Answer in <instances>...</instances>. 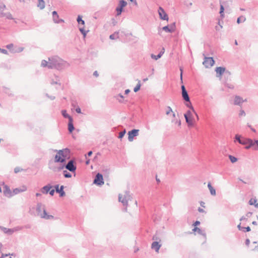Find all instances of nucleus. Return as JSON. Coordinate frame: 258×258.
Returning a JSON list of instances; mask_svg holds the SVG:
<instances>
[{"label": "nucleus", "instance_id": "nucleus-4", "mask_svg": "<svg viewBox=\"0 0 258 258\" xmlns=\"http://www.w3.org/2000/svg\"><path fill=\"white\" fill-rule=\"evenodd\" d=\"M247 141L248 142L247 143V145L245 146V149L248 150L252 148L254 150H258V140H253L249 138V140Z\"/></svg>", "mask_w": 258, "mask_h": 258}, {"label": "nucleus", "instance_id": "nucleus-44", "mask_svg": "<svg viewBox=\"0 0 258 258\" xmlns=\"http://www.w3.org/2000/svg\"><path fill=\"white\" fill-rule=\"evenodd\" d=\"M229 158L231 162V163H234L237 161V158L232 155H229Z\"/></svg>", "mask_w": 258, "mask_h": 258}, {"label": "nucleus", "instance_id": "nucleus-13", "mask_svg": "<svg viewBox=\"0 0 258 258\" xmlns=\"http://www.w3.org/2000/svg\"><path fill=\"white\" fill-rule=\"evenodd\" d=\"M158 14L159 15V17L161 20H168V16L167 13L165 12L164 10L161 7H159L158 9Z\"/></svg>", "mask_w": 258, "mask_h": 258}, {"label": "nucleus", "instance_id": "nucleus-42", "mask_svg": "<svg viewBox=\"0 0 258 258\" xmlns=\"http://www.w3.org/2000/svg\"><path fill=\"white\" fill-rule=\"evenodd\" d=\"M79 31L83 34L84 37H85L86 36L87 33L89 31V30H85L84 27L79 28Z\"/></svg>", "mask_w": 258, "mask_h": 258}, {"label": "nucleus", "instance_id": "nucleus-43", "mask_svg": "<svg viewBox=\"0 0 258 258\" xmlns=\"http://www.w3.org/2000/svg\"><path fill=\"white\" fill-rule=\"evenodd\" d=\"M64 165L65 164H63V165H61L57 168H54L53 169V170L54 171H60L61 170H62L64 168H65Z\"/></svg>", "mask_w": 258, "mask_h": 258}, {"label": "nucleus", "instance_id": "nucleus-54", "mask_svg": "<svg viewBox=\"0 0 258 258\" xmlns=\"http://www.w3.org/2000/svg\"><path fill=\"white\" fill-rule=\"evenodd\" d=\"M170 112H173L172 108L170 106H168L167 108L166 114L168 115Z\"/></svg>", "mask_w": 258, "mask_h": 258}, {"label": "nucleus", "instance_id": "nucleus-61", "mask_svg": "<svg viewBox=\"0 0 258 258\" xmlns=\"http://www.w3.org/2000/svg\"><path fill=\"white\" fill-rule=\"evenodd\" d=\"M24 50L23 47H19L17 51H12V52H21Z\"/></svg>", "mask_w": 258, "mask_h": 258}, {"label": "nucleus", "instance_id": "nucleus-10", "mask_svg": "<svg viewBox=\"0 0 258 258\" xmlns=\"http://www.w3.org/2000/svg\"><path fill=\"white\" fill-rule=\"evenodd\" d=\"M249 138L241 137L240 135L236 134L235 136L234 142H238L240 144L246 146L248 142L247 140H249Z\"/></svg>", "mask_w": 258, "mask_h": 258}, {"label": "nucleus", "instance_id": "nucleus-36", "mask_svg": "<svg viewBox=\"0 0 258 258\" xmlns=\"http://www.w3.org/2000/svg\"><path fill=\"white\" fill-rule=\"evenodd\" d=\"M77 21L79 25L81 24L82 25H84L85 24V21L82 20V17L81 15L78 16Z\"/></svg>", "mask_w": 258, "mask_h": 258}, {"label": "nucleus", "instance_id": "nucleus-17", "mask_svg": "<svg viewBox=\"0 0 258 258\" xmlns=\"http://www.w3.org/2000/svg\"><path fill=\"white\" fill-rule=\"evenodd\" d=\"M161 246V244H159V241H154L151 245V248L155 250L156 252H158Z\"/></svg>", "mask_w": 258, "mask_h": 258}, {"label": "nucleus", "instance_id": "nucleus-62", "mask_svg": "<svg viewBox=\"0 0 258 258\" xmlns=\"http://www.w3.org/2000/svg\"><path fill=\"white\" fill-rule=\"evenodd\" d=\"M51 85H54V84H59V85H60V83H58L57 82V79H56V80L55 81H53L52 80L51 82Z\"/></svg>", "mask_w": 258, "mask_h": 258}, {"label": "nucleus", "instance_id": "nucleus-25", "mask_svg": "<svg viewBox=\"0 0 258 258\" xmlns=\"http://www.w3.org/2000/svg\"><path fill=\"white\" fill-rule=\"evenodd\" d=\"M227 3V2H223L222 3L220 2V8L219 13L220 14V16L222 18H223L224 16V5H225Z\"/></svg>", "mask_w": 258, "mask_h": 258}, {"label": "nucleus", "instance_id": "nucleus-37", "mask_svg": "<svg viewBox=\"0 0 258 258\" xmlns=\"http://www.w3.org/2000/svg\"><path fill=\"white\" fill-rule=\"evenodd\" d=\"M123 8L120 7L119 6H118L115 9V11H116L117 13L116 16H119L120 15H121L122 12L123 11Z\"/></svg>", "mask_w": 258, "mask_h": 258}, {"label": "nucleus", "instance_id": "nucleus-53", "mask_svg": "<svg viewBox=\"0 0 258 258\" xmlns=\"http://www.w3.org/2000/svg\"><path fill=\"white\" fill-rule=\"evenodd\" d=\"M118 97H120V99H119L118 98H117V99L118 100V101L120 103H122L123 102V96L121 94H119L118 95Z\"/></svg>", "mask_w": 258, "mask_h": 258}, {"label": "nucleus", "instance_id": "nucleus-41", "mask_svg": "<svg viewBox=\"0 0 258 258\" xmlns=\"http://www.w3.org/2000/svg\"><path fill=\"white\" fill-rule=\"evenodd\" d=\"M245 20H246L245 17L243 16H241L237 18V23L238 24H240L241 22V21L244 22Z\"/></svg>", "mask_w": 258, "mask_h": 258}, {"label": "nucleus", "instance_id": "nucleus-9", "mask_svg": "<svg viewBox=\"0 0 258 258\" xmlns=\"http://www.w3.org/2000/svg\"><path fill=\"white\" fill-rule=\"evenodd\" d=\"M215 60L212 57H205L204 61L203 62V65L207 68L211 67L214 65Z\"/></svg>", "mask_w": 258, "mask_h": 258}, {"label": "nucleus", "instance_id": "nucleus-34", "mask_svg": "<svg viewBox=\"0 0 258 258\" xmlns=\"http://www.w3.org/2000/svg\"><path fill=\"white\" fill-rule=\"evenodd\" d=\"M45 2L43 0H38L37 7H39L41 10L45 8Z\"/></svg>", "mask_w": 258, "mask_h": 258}, {"label": "nucleus", "instance_id": "nucleus-49", "mask_svg": "<svg viewBox=\"0 0 258 258\" xmlns=\"http://www.w3.org/2000/svg\"><path fill=\"white\" fill-rule=\"evenodd\" d=\"M186 115L187 117H192V115L191 113V111L190 110H188L186 111V112L184 114V116Z\"/></svg>", "mask_w": 258, "mask_h": 258}, {"label": "nucleus", "instance_id": "nucleus-35", "mask_svg": "<svg viewBox=\"0 0 258 258\" xmlns=\"http://www.w3.org/2000/svg\"><path fill=\"white\" fill-rule=\"evenodd\" d=\"M53 20L55 23H60L61 22H63L64 21L61 19H59L58 15L55 16V17H53Z\"/></svg>", "mask_w": 258, "mask_h": 258}, {"label": "nucleus", "instance_id": "nucleus-20", "mask_svg": "<svg viewBox=\"0 0 258 258\" xmlns=\"http://www.w3.org/2000/svg\"><path fill=\"white\" fill-rule=\"evenodd\" d=\"M44 209H45V206L42 203H39L37 204L36 210L38 215L40 216V214H42L41 211L42 210L43 211Z\"/></svg>", "mask_w": 258, "mask_h": 258}, {"label": "nucleus", "instance_id": "nucleus-59", "mask_svg": "<svg viewBox=\"0 0 258 258\" xmlns=\"http://www.w3.org/2000/svg\"><path fill=\"white\" fill-rule=\"evenodd\" d=\"M76 111L78 113H82L81 109L80 107L79 106H77L76 108Z\"/></svg>", "mask_w": 258, "mask_h": 258}, {"label": "nucleus", "instance_id": "nucleus-63", "mask_svg": "<svg viewBox=\"0 0 258 258\" xmlns=\"http://www.w3.org/2000/svg\"><path fill=\"white\" fill-rule=\"evenodd\" d=\"M200 224V222L199 221H196L193 224V225L195 227H197L198 225H199Z\"/></svg>", "mask_w": 258, "mask_h": 258}, {"label": "nucleus", "instance_id": "nucleus-14", "mask_svg": "<svg viewBox=\"0 0 258 258\" xmlns=\"http://www.w3.org/2000/svg\"><path fill=\"white\" fill-rule=\"evenodd\" d=\"M226 69L224 67H217L215 69V72L217 74V77H220L222 76V75L224 74V72L225 71Z\"/></svg>", "mask_w": 258, "mask_h": 258}, {"label": "nucleus", "instance_id": "nucleus-38", "mask_svg": "<svg viewBox=\"0 0 258 258\" xmlns=\"http://www.w3.org/2000/svg\"><path fill=\"white\" fill-rule=\"evenodd\" d=\"M141 86V81L140 80H139L138 83L137 84L136 86L134 89V91L135 92H137L138 91H139L140 90Z\"/></svg>", "mask_w": 258, "mask_h": 258}, {"label": "nucleus", "instance_id": "nucleus-7", "mask_svg": "<svg viewBox=\"0 0 258 258\" xmlns=\"http://www.w3.org/2000/svg\"><path fill=\"white\" fill-rule=\"evenodd\" d=\"M104 183L102 174L100 173H97L93 180V183L99 186H101L104 184Z\"/></svg>", "mask_w": 258, "mask_h": 258}, {"label": "nucleus", "instance_id": "nucleus-15", "mask_svg": "<svg viewBox=\"0 0 258 258\" xmlns=\"http://www.w3.org/2000/svg\"><path fill=\"white\" fill-rule=\"evenodd\" d=\"M246 101L243 100L242 98L239 96L236 95L234 97V104L236 105L241 106L242 102Z\"/></svg>", "mask_w": 258, "mask_h": 258}, {"label": "nucleus", "instance_id": "nucleus-22", "mask_svg": "<svg viewBox=\"0 0 258 258\" xmlns=\"http://www.w3.org/2000/svg\"><path fill=\"white\" fill-rule=\"evenodd\" d=\"M184 118H185L186 122L187 123V124L189 127L192 126L194 125L193 121H194V118L193 116H192V117L189 116V117H187L186 115H184Z\"/></svg>", "mask_w": 258, "mask_h": 258}, {"label": "nucleus", "instance_id": "nucleus-58", "mask_svg": "<svg viewBox=\"0 0 258 258\" xmlns=\"http://www.w3.org/2000/svg\"><path fill=\"white\" fill-rule=\"evenodd\" d=\"M55 190L54 189H50L48 193L50 194V196H53L54 194V192H55Z\"/></svg>", "mask_w": 258, "mask_h": 258}, {"label": "nucleus", "instance_id": "nucleus-39", "mask_svg": "<svg viewBox=\"0 0 258 258\" xmlns=\"http://www.w3.org/2000/svg\"><path fill=\"white\" fill-rule=\"evenodd\" d=\"M127 5V2L124 0H120L119 2L118 6L123 8Z\"/></svg>", "mask_w": 258, "mask_h": 258}, {"label": "nucleus", "instance_id": "nucleus-50", "mask_svg": "<svg viewBox=\"0 0 258 258\" xmlns=\"http://www.w3.org/2000/svg\"><path fill=\"white\" fill-rule=\"evenodd\" d=\"M6 6L4 4H0V13L3 12L6 9Z\"/></svg>", "mask_w": 258, "mask_h": 258}, {"label": "nucleus", "instance_id": "nucleus-46", "mask_svg": "<svg viewBox=\"0 0 258 258\" xmlns=\"http://www.w3.org/2000/svg\"><path fill=\"white\" fill-rule=\"evenodd\" d=\"M125 133H126L125 130H124L120 132L119 133L118 138L120 139H122L124 137Z\"/></svg>", "mask_w": 258, "mask_h": 258}, {"label": "nucleus", "instance_id": "nucleus-57", "mask_svg": "<svg viewBox=\"0 0 258 258\" xmlns=\"http://www.w3.org/2000/svg\"><path fill=\"white\" fill-rule=\"evenodd\" d=\"M0 52L5 54H8V52L6 49L0 48Z\"/></svg>", "mask_w": 258, "mask_h": 258}, {"label": "nucleus", "instance_id": "nucleus-19", "mask_svg": "<svg viewBox=\"0 0 258 258\" xmlns=\"http://www.w3.org/2000/svg\"><path fill=\"white\" fill-rule=\"evenodd\" d=\"M52 188V186L50 184H47V185L42 187L41 189V191L43 194H47L50 189Z\"/></svg>", "mask_w": 258, "mask_h": 258}, {"label": "nucleus", "instance_id": "nucleus-23", "mask_svg": "<svg viewBox=\"0 0 258 258\" xmlns=\"http://www.w3.org/2000/svg\"><path fill=\"white\" fill-rule=\"evenodd\" d=\"M75 130V127L73 124V118H71L69 120L68 123V131L70 133H72Z\"/></svg>", "mask_w": 258, "mask_h": 258}, {"label": "nucleus", "instance_id": "nucleus-3", "mask_svg": "<svg viewBox=\"0 0 258 258\" xmlns=\"http://www.w3.org/2000/svg\"><path fill=\"white\" fill-rule=\"evenodd\" d=\"M176 28L175 23H172L169 25L164 26L162 28H158V34L161 35L162 31H164L167 33H172L175 31Z\"/></svg>", "mask_w": 258, "mask_h": 258}, {"label": "nucleus", "instance_id": "nucleus-47", "mask_svg": "<svg viewBox=\"0 0 258 258\" xmlns=\"http://www.w3.org/2000/svg\"><path fill=\"white\" fill-rule=\"evenodd\" d=\"M5 17L7 19H9V20H13V18L12 17V14L10 13H9V12L6 13Z\"/></svg>", "mask_w": 258, "mask_h": 258}, {"label": "nucleus", "instance_id": "nucleus-6", "mask_svg": "<svg viewBox=\"0 0 258 258\" xmlns=\"http://www.w3.org/2000/svg\"><path fill=\"white\" fill-rule=\"evenodd\" d=\"M54 151L57 152L58 154H59L62 158L66 159V160L70 158V150L68 148L59 150H55Z\"/></svg>", "mask_w": 258, "mask_h": 258}, {"label": "nucleus", "instance_id": "nucleus-21", "mask_svg": "<svg viewBox=\"0 0 258 258\" xmlns=\"http://www.w3.org/2000/svg\"><path fill=\"white\" fill-rule=\"evenodd\" d=\"M40 216L41 217V218L47 220L53 219L54 218V217L52 215L47 214L45 209H44L43 212L42 213V214L40 215Z\"/></svg>", "mask_w": 258, "mask_h": 258}, {"label": "nucleus", "instance_id": "nucleus-31", "mask_svg": "<svg viewBox=\"0 0 258 258\" xmlns=\"http://www.w3.org/2000/svg\"><path fill=\"white\" fill-rule=\"evenodd\" d=\"M163 53L164 52H160L157 55H154V54H152L151 56L152 58L154 59L155 60H157L162 56Z\"/></svg>", "mask_w": 258, "mask_h": 258}, {"label": "nucleus", "instance_id": "nucleus-30", "mask_svg": "<svg viewBox=\"0 0 258 258\" xmlns=\"http://www.w3.org/2000/svg\"><path fill=\"white\" fill-rule=\"evenodd\" d=\"M185 105L187 107L189 108L195 113V115H197V112L192 106L190 100L189 102H186Z\"/></svg>", "mask_w": 258, "mask_h": 258}, {"label": "nucleus", "instance_id": "nucleus-27", "mask_svg": "<svg viewBox=\"0 0 258 258\" xmlns=\"http://www.w3.org/2000/svg\"><path fill=\"white\" fill-rule=\"evenodd\" d=\"M192 231L194 232H197L198 233V234L203 235L205 237H206V233L204 231H203L202 230H201V229H200L199 228H198L197 227H195L194 228V229H192Z\"/></svg>", "mask_w": 258, "mask_h": 258}, {"label": "nucleus", "instance_id": "nucleus-56", "mask_svg": "<svg viewBox=\"0 0 258 258\" xmlns=\"http://www.w3.org/2000/svg\"><path fill=\"white\" fill-rule=\"evenodd\" d=\"M246 115L245 111L243 110H241L239 113V116H245Z\"/></svg>", "mask_w": 258, "mask_h": 258}, {"label": "nucleus", "instance_id": "nucleus-2", "mask_svg": "<svg viewBox=\"0 0 258 258\" xmlns=\"http://www.w3.org/2000/svg\"><path fill=\"white\" fill-rule=\"evenodd\" d=\"M132 197L130 195V192L128 190H126L123 195V197L121 194L118 195L119 202H121L124 206H127L128 202L131 200Z\"/></svg>", "mask_w": 258, "mask_h": 258}, {"label": "nucleus", "instance_id": "nucleus-52", "mask_svg": "<svg viewBox=\"0 0 258 258\" xmlns=\"http://www.w3.org/2000/svg\"><path fill=\"white\" fill-rule=\"evenodd\" d=\"M180 71V79L181 83H183L182 75H183V69L181 67L179 68Z\"/></svg>", "mask_w": 258, "mask_h": 258}, {"label": "nucleus", "instance_id": "nucleus-64", "mask_svg": "<svg viewBox=\"0 0 258 258\" xmlns=\"http://www.w3.org/2000/svg\"><path fill=\"white\" fill-rule=\"evenodd\" d=\"M77 102L76 101H72V106L75 107L77 106Z\"/></svg>", "mask_w": 258, "mask_h": 258}, {"label": "nucleus", "instance_id": "nucleus-29", "mask_svg": "<svg viewBox=\"0 0 258 258\" xmlns=\"http://www.w3.org/2000/svg\"><path fill=\"white\" fill-rule=\"evenodd\" d=\"M208 187L210 191V194L212 196H215L216 194V190L212 186L211 183L210 182H209L208 183Z\"/></svg>", "mask_w": 258, "mask_h": 258}, {"label": "nucleus", "instance_id": "nucleus-18", "mask_svg": "<svg viewBox=\"0 0 258 258\" xmlns=\"http://www.w3.org/2000/svg\"><path fill=\"white\" fill-rule=\"evenodd\" d=\"M54 162L56 163H66V159L62 158L59 154H56L54 156Z\"/></svg>", "mask_w": 258, "mask_h": 258}, {"label": "nucleus", "instance_id": "nucleus-8", "mask_svg": "<svg viewBox=\"0 0 258 258\" xmlns=\"http://www.w3.org/2000/svg\"><path fill=\"white\" fill-rule=\"evenodd\" d=\"M2 185L4 189L3 190L4 196L8 198H11L13 197L14 194H12V191H11L10 187L5 184L4 182H3Z\"/></svg>", "mask_w": 258, "mask_h": 258}, {"label": "nucleus", "instance_id": "nucleus-51", "mask_svg": "<svg viewBox=\"0 0 258 258\" xmlns=\"http://www.w3.org/2000/svg\"><path fill=\"white\" fill-rule=\"evenodd\" d=\"M13 46H14L13 44V43H10V44H9L7 45L6 46V47L7 49H8L10 50V51L12 52V51H13V50H11V49L13 47Z\"/></svg>", "mask_w": 258, "mask_h": 258}, {"label": "nucleus", "instance_id": "nucleus-16", "mask_svg": "<svg viewBox=\"0 0 258 258\" xmlns=\"http://www.w3.org/2000/svg\"><path fill=\"white\" fill-rule=\"evenodd\" d=\"M27 190V187L26 186H22L20 188H16L13 189L12 191V194H14V196L17 194H18L20 192L25 191Z\"/></svg>", "mask_w": 258, "mask_h": 258}, {"label": "nucleus", "instance_id": "nucleus-28", "mask_svg": "<svg viewBox=\"0 0 258 258\" xmlns=\"http://www.w3.org/2000/svg\"><path fill=\"white\" fill-rule=\"evenodd\" d=\"M237 228L239 230H242L243 232H249L250 231V228L249 226L246 227L241 226V223L237 225Z\"/></svg>", "mask_w": 258, "mask_h": 258}, {"label": "nucleus", "instance_id": "nucleus-60", "mask_svg": "<svg viewBox=\"0 0 258 258\" xmlns=\"http://www.w3.org/2000/svg\"><path fill=\"white\" fill-rule=\"evenodd\" d=\"M152 239H153V240H155L158 241L159 240V242L161 241V240H160V238L157 237V236L156 235H154Z\"/></svg>", "mask_w": 258, "mask_h": 258}, {"label": "nucleus", "instance_id": "nucleus-48", "mask_svg": "<svg viewBox=\"0 0 258 258\" xmlns=\"http://www.w3.org/2000/svg\"><path fill=\"white\" fill-rule=\"evenodd\" d=\"M22 170H23V169L19 167H16L14 168V172L15 173H18V172H19Z\"/></svg>", "mask_w": 258, "mask_h": 258}, {"label": "nucleus", "instance_id": "nucleus-1", "mask_svg": "<svg viewBox=\"0 0 258 258\" xmlns=\"http://www.w3.org/2000/svg\"><path fill=\"white\" fill-rule=\"evenodd\" d=\"M48 60V69H55L57 70H62L70 66L69 63L57 55L49 57Z\"/></svg>", "mask_w": 258, "mask_h": 258}, {"label": "nucleus", "instance_id": "nucleus-24", "mask_svg": "<svg viewBox=\"0 0 258 258\" xmlns=\"http://www.w3.org/2000/svg\"><path fill=\"white\" fill-rule=\"evenodd\" d=\"M0 229L6 234H8L9 235L12 234L14 232V230L13 229H9L7 228L6 227L0 226Z\"/></svg>", "mask_w": 258, "mask_h": 258}, {"label": "nucleus", "instance_id": "nucleus-40", "mask_svg": "<svg viewBox=\"0 0 258 258\" xmlns=\"http://www.w3.org/2000/svg\"><path fill=\"white\" fill-rule=\"evenodd\" d=\"M63 175L65 178H71L72 177V174L67 170L63 171Z\"/></svg>", "mask_w": 258, "mask_h": 258}, {"label": "nucleus", "instance_id": "nucleus-32", "mask_svg": "<svg viewBox=\"0 0 258 258\" xmlns=\"http://www.w3.org/2000/svg\"><path fill=\"white\" fill-rule=\"evenodd\" d=\"M61 114L63 116V117L66 118H68L69 120H70L71 118H73V117L67 113L66 110H61Z\"/></svg>", "mask_w": 258, "mask_h": 258}, {"label": "nucleus", "instance_id": "nucleus-33", "mask_svg": "<svg viewBox=\"0 0 258 258\" xmlns=\"http://www.w3.org/2000/svg\"><path fill=\"white\" fill-rule=\"evenodd\" d=\"M119 38V32L116 31L113 34L109 36V38L111 40H115Z\"/></svg>", "mask_w": 258, "mask_h": 258}, {"label": "nucleus", "instance_id": "nucleus-11", "mask_svg": "<svg viewBox=\"0 0 258 258\" xmlns=\"http://www.w3.org/2000/svg\"><path fill=\"white\" fill-rule=\"evenodd\" d=\"M139 130L138 129H133L128 132V140L130 142H132L134 140L135 137L138 136Z\"/></svg>", "mask_w": 258, "mask_h": 258}, {"label": "nucleus", "instance_id": "nucleus-55", "mask_svg": "<svg viewBox=\"0 0 258 258\" xmlns=\"http://www.w3.org/2000/svg\"><path fill=\"white\" fill-rule=\"evenodd\" d=\"M256 202V199H253V200L252 199H250L249 200V204L250 205H253Z\"/></svg>", "mask_w": 258, "mask_h": 258}, {"label": "nucleus", "instance_id": "nucleus-5", "mask_svg": "<svg viewBox=\"0 0 258 258\" xmlns=\"http://www.w3.org/2000/svg\"><path fill=\"white\" fill-rule=\"evenodd\" d=\"M64 166L66 169L73 173H75L77 169L76 162L74 160L69 161L67 164H65Z\"/></svg>", "mask_w": 258, "mask_h": 258}, {"label": "nucleus", "instance_id": "nucleus-45", "mask_svg": "<svg viewBox=\"0 0 258 258\" xmlns=\"http://www.w3.org/2000/svg\"><path fill=\"white\" fill-rule=\"evenodd\" d=\"M41 67H47L48 68V66H49V61H47L45 60H42V61H41Z\"/></svg>", "mask_w": 258, "mask_h": 258}, {"label": "nucleus", "instance_id": "nucleus-12", "mask_svg": "<svg viewBox=\"0 0 258 258\" xmlns=\"http://www.w3.org/2000/svg\"><path fill=\"white\" fill-rule=\"evenodd\" d=\"M181 95L183 99L185 102H189V96L188 95V94L187 93V91L186 90V88L184 86V85H182L181 86Z\"/></svg>", "mask_w": 258, "mask_h": 258}, {"label": "nucleus", "instance_id": "nucleus-26", "mask_svg": "<svg viewBox=\"0 0 258 258\" xmlns=\"http://www.w3.org/2000/svg\"><path fill=\"white\" fill-rule=\"evenodd\" d=\"M64 186L61 185L59 189H57L56 192L59 194L60 197H63L65 196L66 193L64 191Z\"/></svg>", "mask_w": 258, "mask_h": 258}]
</instances>
